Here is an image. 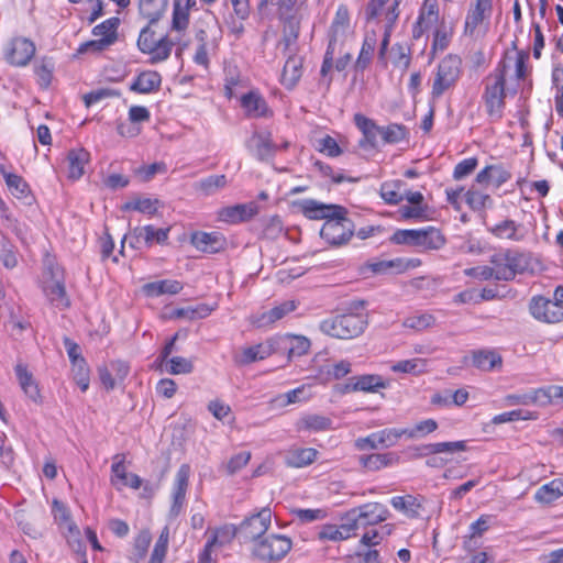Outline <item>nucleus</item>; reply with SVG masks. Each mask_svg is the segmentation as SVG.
<instances>
[{"mask_svg": "<svg viewBox=\"0 0 563 563\" xmlns=\"http://www.w3.org/2000/svg\"><path fill=\"white\" fill-rule=\"evenodd\" d=\"M0 262L9 269L18 265L16 249L5 235H0Z\"/></svg>", "mask_w": 563, "mask_h": 563, "instance_id": "48", "label": "nucleus"}, {"mask_svg": "<svg viewBox=\"0 0 563 563\" xmlns=\"http://www.w3.org/2000/svg\"><path fill=\"white\" fill-rule=\"evenodd\" d=\"M183 289V285L178 280L163 279L147 283L143 286L144 292L150 297H158L161 295H176Z\"/></svg>", "mask_w": 563, "mask_h": 563, "instance_id": "35", "label": "nucleus"}, {"mask_svg": "<svg viewBox=\"0 0 563 563\" xmlns=\"http://www.w3.org/2000/svg\"><path fill=\"white\" fill-rule=\"evenodd\" d=\"M53 515L55 520L60 525H66L70 532L76 529L75 523L71 521L68 508L57 499H54L53 501Z\"/></svg>", "mask_w": 563, "mask_h": 563, "instance_id": "58", "label": "nucleus"}, {"mask_svg": "<svg viewBox=\"0 0 563 563\" xmlns=\"http://www.w3.org/2000/svg\"><path fill=\"white\" fill-rule=\"evenodd\" d=\"M354 123L363 133V139L360 141L362 147H375L377 145V137L380 136L382 126H378L372 119L356 113L354 115Z\"/></svg>", "mask_w": 563, "mask_h": 563, "instance_id": "27", "label": "nucleus"}, {"mask_svg": "<svg viewBox=\"0 0 563 563\" xmlns=\"http://www.w3.org/2000/svg\"><path fill=\"white\" fill-rule=\"evenodd\" d=\"M277 341V346L283 344L288 350L289 357L307 354L311 345L310 340L303 335L288 334Z\"/></svg>", "mask_w": 563, "mask_h": 563, "instance_id": "36", "label": "nucleus"}, {"mask_svg": "<svg viewBox=\"0 0 563 563\" xmlns=\"http://www.w3.org/2000/svg\"><path fill=\"white\" fill-rule=\"evenodd\" d=\"M367 316L362 313H342L321 321L319 328L322 333L341 339L351 340L361 335L367 327Z\"/></svg>", "mask_w": 563, "mask_h": 563, "instance_id": "2", "label": "nucleus"}, {"mask_svg": "<svg viewBox=\"0 0 563 563\" xmlns=\"http://www.w3.org/2000/svg\"><path fill=\"white\" fill-rule=\"evenodd\" d=\"M397 461L398 457L394 453H373L360 457L361 465L371 472L379 471Z\"/></svg>", "mask_w": 563, "mask_h": 563, "instance_id": "37", "label": "nucleus"}, {"mask_svg": "<svg viewBox=\"0 0 563 563\" xmlns=\"http://www.w3.org/2000/svg\"><path fill=\"white\" fill-rule=\"evenodd\" d=\"M240 104L250 119L269 118L273 115L265 98L258 90H251L240 98Z\"/></svg>", "mask_w": 563, "mask_h": 563, "instance_id": "16", "label": "nucleus"}, {"mask_svg": "<svg viewBox=\"0 0 563 563\" xmlns=\"http://www.w3.org/2000/svg\"><path fill=\"white\" fill-rule=\"evenodd\" d=\"M377 44V35L375 31L366 32L361 52L355 63V68L364 70L371 63Z\"/></svg>", "mask_w": 563, "mask_h": 563, "instance_id": "39", "label": "nucleus"}, {"mask_svg": "<svg viewBox=\"0 0 563 563\" xmlns=\"http://www.w3.org/2000/svg\"><path fill=\"white\" fill-rule=\"evenodd\" d=\"M120 24L119 18H110L96 25L92 29V34L99 36L101 40L111 41V45L118 40V26Z\"/></svg>", "mask_w": 563, "mask_h": 563, "instance_id": "46", "label": "nucleus"}, {"mask_svg": "<svg viewBox=\"0 0 563 563\" xmlns=\"http://www.w3.org/2000/svg\"><path fill=\"white\" fill-rule=\"evenodd\" d=\"M331 424L332 420L329 417L311 413L300 418L298 421V429L319 432L329 430Z\"/></svg>", "mask_w": 563, "mask_h": 563, "instance_id": "43", "label": "nucleus"}, {"mask_svg": "<svg viewBox=\"0 0 563 563\" xmlns=\"http://www.w3.org/2000/svg\"><path fill=\"white\" fill-rule=\"evenodd\" d=\"M272 522V511L263 508L258 512L245 518L238 528L239 537L243 542H252V545L266 536Z\"/></svg>", "mask_w": 563, "mask_h": 563, "instance_id": "8", "label": "nucleus"}, {"mask_svg": "<svg viewBox=\"0 0 563 563\" xmlns=\"http://www.w3.org/2000/svg\"><path fill=\"white\" fill-rule=\"evenodd\" d=\"M371 268L376 274H386L389 272H400L404 269V261L401 258L378 261L371 264Z\"/></svg>", "mask_w": 563, "mask_h": 563, "instance_id": "63", "label": "nucleus"}, {"mask_svg": "<svg viewBox=\"0 0 563 563\" xmlns=\"http://www.w3.org/2000/svg\"><path fill=\"white\" fill-rule=\"evenodd\" d=\"M510 57L503 58L497 67L487 75L484 80V91L482 100L484 102L486 113L492 121H498L504 115L506 106V77L510 67Z\"/></svg>", "mask_w": 563, "mask_h": 563, "instance_id": "1", "label": "nucleus"}, {"mask_svg": "<svg viewBox=\"0 0 563 563\" xmlns=\"http://www.w3.org/2000/svg\"><path fill=\"white\" fill-rule=\"evenodd\" d=\"M196 37L199 41V45H198V47L196 49V53L194 55V62L197 65H201L205 68H208V66H209V57H208V52H207V43H206L207 33H206V31L200 30L197 33Z\"/></svg>", "mask_w": 563, "mask_h": 563, "instance_id": "60", "label": "nucleus"}, {"mask_svg": "<svg viewBox=\"0 0 563 563\" xmlns=\"http://www.w3.org/2000/svg\"><path fill=\"white\" fill-rule=\"evenodd\" d=\"M505 255L507 257V264L510 271H512V279L516 277L517 274L523 273L529 265V256L526 253L506 249Z\"/></svg>", "mask_w": 563, "mask_h": 563, "instance_id": "47", "label": "nucleus"}, {"mask_svg": "<svg viewBox=\"0 0 563 563\" xmlns=\"http://www.w3.org/2000/svg\"><path fill=\"white\" fill-rule=\"evenodd\" d=\"M174 45L175 42L168 36L156 38L154 31L150 27V24L141 30L137 38L139 49L144 54L151 55V64L166 60L169 57Z\"/></svg>", "mask_w": 563, "mask_h": 563, "instance_id": "6", "label": "nucleus"}, {"mask_svg": "<svg viewBox=\"0 0 563 563\" xmlns=\"http://www.w3.org/2000/svg\"><path fill=\"white\" fill-rule=\"evenodd\" d=\"M228 185L225 175H210L198 180L194 187L205 196H211Z\"/></svg>", "mask_w": 563, "mask_h": 563, "instance_id": "42", "label": "nucleus"}, {"mask_svg": "<svg viewBox=\"0 0 563 563\" xmlns=\"http://www.w3.org/2000/svg\"><path fill=\"white\" fill-rule=\"evenodd\" d=\"M16 378L20 387L27 398L33 402L40 404L42 401L38 384L33 377L32 373L27 371L26 365L18 363L14 367Z\"/></svg>", "mask_w": 563, "mask_h": 563, "instance_id": "26", "label": "nucleus"}, {"mask_svg": "<svg viewBox=\"0 0 563 563\" xmlns=\"http://www.w3.org/2000/svg\"><path fill=\"white\" fill-rule=\"evenodd\" d=\"M492 233L499 239L521 241L523 235L518 233V225L514 220H505L492 228Z\"/></svg>", "mask_w": 563, "mask_h": 563, "instance_id": "49", "label": "nucleus"}, {"mask_svg": "<svg viewBox=\"0 0 563 563\" xmlns=\"http://www.w3.org/2000/svg\"><path fill=\"white\" fill-rule=\"evenodd\" d=\"M426 361L422 358L402 360L391 365V371L395 373L418 374L423 372Z\"/></svg>", "mask_w": 563, "mask_h": 563, "instance_id": "57", "label": "nucleus"}, {"mask_svg": "<svg viewBox=\"0 0 563 563\" xmlns=\"http://www.w3.org/2000/svg\"><path fill=\"white\" fill-rule=\"evenodd\" d=\"M170 228L156 229L154 225H144L135 228L130 235V245L133 249H140L143 242L145 246L151 247L154 243L165 244L168 240Z\"/></svg>", "mask_w": 563, "mask_h": 563, "instance_id": "13", "label": "nucleus"}, {"mask_svg": "<svg viewBox=\"0 0 563 563\" xmlns=\"http://www.w3.org/2000/svg\"><path fill=\"white\" fill-rule=\"evenodd\" d=\"M35 54V45L25 37L13 38L7 49V59L11 65L25 66Z\"/></svg>", "mask_w": 563, "mask_h": 563, "instance_id": "17", "label": "nucleus"}, {"mask_svg": "<svg viewBox=\"0 0 563 563\" xmlns=\"http://www.w3.org/2000/svg\"><path fill=\"white\" fill-rule=\"evenodd\" d=\"M190 466L183 464L178 468L172 488V505L169 516L177 518L186 504V494L189 486Z\"/></svg>", "mask_w": 563, "mask_h": 563, "instance_id": "11", "label": "nucleus"}, {"mask_svg": "<svg viewBox=\"0 0 563 563\" xmlns=\"http://www.w3.org/2000/svg\"><path fill=\"white\" fill-rule=\"evenodd\" d=\"M303 216L311 220H327L330 217L347 213L346 209L339 205H327L313 199H305L297 203Z\"/></svg>", "mask_w": 563, "mask_h": 563, "instance_id": "15", "label": "nucleus"}, {"mask_svg": "<svg viewBox=\"0 0 563 563\" xmlns=\"http://www.w3.org/2000/svg\"><path fill=\"white\" fill-rule=\"evenodd\" d=\"M292 541L286 536L271 533L257 540L251 549L253 558L263 563L283 560L291 550Z\"/></svg>", "mask_w": 563, "mask_h": 563, "instance_id": "4", "label": "nucleus"}, {"mask_svg": "<svg viewBox=\"0 0 563 563\" xmlns=\"http://www.w3.org/2000/svg\"><path fill=\"white\" fill-rule=\"evenodd\" d=\"M390 504L396 510L410 515L411 517L418 515V508L420 507V505L417 504V499L411 495L395 496L391 498Z\"/></svg>", "mask_w": 563, "mask_h": 563, "instance_id": "53", "label": "nucleus"}, {"mask_svg": "<svg viewBox=\"0 0 563 563\" xmlns=\"http://www.w3.org/2000/svg\"><path fill=\"white\" fill-rule=\"evenodd\" d=\"M168 0H140V14L148 20V23L157 22L166 11Z\"/></svg>", "mask_w": 563, "mask_h": 563, "instance_id": "34", "label": "nucleus"}, {"mask_svg": "<svg viewBox=\"0 0 563 563\" xmlns=\"http://www.w3.org/2000/svg\"><path fill=\"white\" fill-rule=\"evenodd\" d=\"M472 364L481 371L490 372L501 367L503 358L495 351L477 350L472 353Z\"/></svg>", "mask_w": 563, "mask_h": 563, "instance_id": "32", "label": "nucleus"}, {"mask_svg": "<svg viewBox=\"0 0 563 563\" xmlns=\"http://www.w3.org/2000/svg\"><path fill=\"white\" fill-rule=\"evenodd\" d=\"M492 13L493 0H475V3L471 4L465 18L464 34L468 37H477L479 25L488 21Z\"/></svg>", "mask_w": 563, "mask_h": 563, "instance_id": "10", "label": "nucleus"}, {"mask_svg": "<svg viewBox=\"0 0 563 563\" xmlns=\"http://www.w3.org/2000/svg\"><path fill=\"white\" fill-rule=\"evenodd\" d=\"M288 54V58L283 68L282 84L290 90L302 76V58L297 56L296 53Z\"/></svg>", "mask_w": 563, "mask_h": 563, "instance_id": "29", "label": "nucleus"}, {"mask_svg": "<svg viewBox=\"0 0 563 563\" xmlns=\"http://www.w3.org/2000/svg\"><path fill=\"white\" fill-rule=\"evenodd\" d=\"M189 23V13L187 8H183L178 1H175L173 11L172 27L176 31H184Z\"/></svg>", "mask_w": 563, "mask_h": 563, "instance_id": "61", "label": "nucleus"}, {"mask_svg": "<svg viewBox=\"0 0 563 563\" xmlns=\"http://www.w3.org/2000/svg\"><path fill=\"white\" fill-rule=\"evenodd\" d=\"M399 2H400L399 0H394L393 4L387 8V11L385 13L386 24L384 26V37L382 40L380 47L378 51V59L383 63H386V54L388 51L391 31H393L394 25L399 16V11H398Z\"/></svg>", "mask_w": 563, "mask_h": 563, "instance_id": "30", "label": "nucleus"}, {"mask_svg": "<svg viewBox=\"0 0 563 563\" xmlns=\"http://www.w3.org/2000/svg\"><path fill=\"white\" fill-rule=\"evenodd\" d=\"M320 372L325 373L329 378L340 379L351 373V363L342 360L336 364L325 366Z\"/></svg>", "mask_w": 563, "mask_h": 563, "instance_id": "64", "label": "nucleus"}, {"mask_svg": "<svg viewBox=\"0 0 563 563\" xmlns=\"http://www.w3.org/2000/svg\"><path fill=\"white\" fill-rule=\"evenodd\" d=\"M152 541V536L148 530H142L139 532L134 540V555L136 561H141L145 558L148 547Z\"/></svg>", "mask_w": 563, "mask_h": 563, "instance_id": "59", "label": "nucleus"}, {"mask_svg": "<svg viewBox=\"0 0 563 563\" xmlns=\"http://www.w3.org/2000/svg\"><path fill=\"white\" fill-rule=\"evenodd\" d=\"M159 206V201L157 199L151 198H139L132 201L126 202L122 209L123 210H135L148 216H153L156 213Z\"/></svg>", "mask_w": 563, "mask_h": 563, "instance_id": "50", "label": "nucleus"}, {"mask_svg": "<svg viewBox=\"0 0 563 563\" xmlns=\"http://www.w3.org/2000/svg\"><path fill=\"white\" fill-rule=\"evenodd\" d=\"M380 136L384 143H398L407 137V128L402 124L391 123L387 126H382Z\"/></svg>", "mask_w": 563, "mask_h": 563, "instance_id": "55", "label": "nucleus"}, {"mask_svg": "<svg viewBox=\"0 0 563 563\" xmlns=\"http://www.w3.org/2000/svg\"><path fill=\"white\" fill-rule=\"evenodd\" d=\"M462 74V60L456 55H448L438 64L434 75L431 97L439 99L445 91L452 89Z\"/></svg>", "mask_w": 563, "mask_h": 563, "instance_id": "5", "label": "nucleus"}, {"mask_svg": "<svg viewBox=\"0 0 563 563\" xmlns=\"http://www.w3.org/2000/svg\"><path fill=\"white\" fill-rule=\"evenodd\" d=\"M439 12L435 1L426 0L418 16V26L431 27L438 23Z\"/></svg>", "mask_w": 563, "mask_h": 563, "instance_id": "51", "label": "nucleus"}, {"mask_svg": "<svg viewBox=\"0 0 563 563\" xmlns=\"http://www.w3.org/2000/svg\"><path fill=\"white\" fill-rule=\"evenodd\" d=\"M297 307L298 302L296 300H287L267 311L252 316L251 322L257 328L269 327L295 311Z\"/></svg>", "mask_w": 563, "mask_h": 563, "instance_id": "19", "label": "nucleus"}, {"mask_svg": "<svg viewBox=\"0 0 563 563\" xmlns=\"http://www.w3.org/2000/svg\"><path fill=\"white\" fill-rule=\"evenodd\" d=\"M0 170L12 195H14L18 198L27 197V195L30 194V187L21 176L12 173H7L3 166H0Z\"/></svg>", "mask_w": 563, "mask_h": 563, "instance_id": "45", "label": "nucleus"}, {"mask_svg": "<svg viewBox=\"0 0 563 563\" xmlns=\"http://www.w3.org/2000/svg\"><path fill=\"white\" fill-rule=\"evenodd\" d=\"M437 322V319L431 313H421V314H415L409 316L404 320V327L413 329L417 331H422L428 328L434 327Z\"/></svg>", "mask_w": 563, "mask_h": 563, "instance_id": "52", "label": "nucleus"}, {"mask_svg": "<svg viewBox=\"0 0 563 563\" xmlns=\"http://www.w3.org/2000/svg\"><path fill=\"white\" fill-rule=\"evenodd\" d=\"M277 344L278 341L276 339H271L264 343L245 347L234 357V361L239 365H247L265 360L276 351Z\"/></svg>", "mask_w": 563, "mask_h": 563, "instance_id": "20", "label": "nucleus"}, {"mask_svg": "<svg viewBox=\"0 0 563 563\" xmlns=\"http://www.w3.org/2000/svg\"><path fill=\"white\" fill-rule=\"evenodd\" d=\"M190 242L197 250L209 254L219 253L225 247V239L219 232H195Z\"/></svg>", "mask_w": 563, "mask_h": 563, "instance_id": "22", "label": "nucleus"}, {"mask_svg": "<svg viewBox=\"0 0 563 563\" xmlns=\"http://www.w3.org/2000/svg\"><path fill=\"white\" fill-rule=\"evenodd\" d=\"M169 541V528L164 527L161 534L155 543L151 559L148 563H163L167 553Z\"/></svg>", "mask_w": 563, "mask_h": 563, "instance_id": "54", "label": "nucleus"}, {"mask_svg": "<svg viewBox=\"0 0 563 563\" xmlns=\"http://www.w3.org/2000/svg\"><path fill=\"white\" fill-rule=\"evenodd\" d=\"M354 234V224L346 218V213H340L328 218L321 230L320 236L332 246L347 243Z\"/></svg>", "mask_w": 563, "mask_h": 563, "instance_id": "7", "label": "nucleus"}, {"mask_svg": "<svg viewBox=\"0 0 563 563\" xmlns=\"http://www.w3.org/2000/svg\"><path fill=\"white\" fill-rule=\"evenodd\" d=\"M563 496V479L555 478L542 485L534 495V499L541 504H551Z\"/></svg>", "mask_w": 563, "mask_h": 563, "instance_id": "38", "label": "nucleus"}, {"mask_svg": "<svg viewBox=\"0 0 563 563\" xmlns=\"http://www.w3.org/2000/svg\"><path fill=\"white\" fill-rule=\"evenodd\" d=\"M489 263L492 264L490 269L494 274V279L507 282L512 280V271L508 267L504 250L494 253L489 258Z\"/></svg>", "mask_w": 563, "mask_h": 563, "instance_id": "41", "label": "nucleus"}, {"mask_svg": "<svg viewBox=\"0 0 563 563\" xmlns=\"http://www.w3.org/2000/svg\"><path fill=\"white\" fill-rule=\"evenodd\" d=\"M390 241L395 244L415 246L423 251L439 250L445 244L444 235L434 227L399 229L394 232Z\"/></svg>", "mask_w": 563, "mask_h": 563, "instance_id": "3", "label": "nucleus"}, {"mask_svg": "<svg viewBox=\"0 0 563 563\" xmlns=\"http://www.w3.org/2000/svg\"><path fill=\"white\" fill-rule=\"evenodd\" d=\"M388 383L382 376L375 374L360 375L350 378L345 385V391H366L375 393L380 388H386Z\"/></svg>", "mask_w": 563, "mask_h": 563, "instance_id": "25", "label": "nucleus"}, {"mask_svg": "<svg viewBox=\"0 0 563 563\" xmlns=\"http://www.w3.org/2000/svg\"><path fill=\"white\" fill-rule=\"evenodd\" d=\"M401 185L400 180L382 184L380 197L389 205H398L404 200V196L399 192Z\"/></svg>", "mask_w": 563, "mask_h": 563, "instance_id": "56", "label": "nucleus"}, {"mask_svg": "<svg viewBox=\"0 0 563 563\" xmlns=\"http://www.w3.org/2000/svg\"><path fill=\"white\" fill-rule=\"evenodd\" d=\"M355 525L351 521L350 515L346 514L340 526L329 525L323 527L319 533L320 539L331 541L346 540L356 534L357 528Z\"/></svg>", "mask_w": 563, "mask_h": 563, "instance_id": "28", "label": "nucleus"}, {"mask_svg": "<svg viewBox=\"0 0 563 563\" xmlns=\"http://www.w3.org/2000/svg\"><path fill=\"white\" fill-rule=\"evenodd\" d=\"M351 521L356 523V528H365L385 521L388 516V509L378 503H368L357 508L351 509L349 512Z\"/></svg>", "mask_w": 563, "mask_h": 563, "instance_id": "9", "label": "nucleus"}, {"mask_svg": "<svg viewBox=\"0 0 563 563\" xmlns=\"http://www.w3.org/2000/svg\"><path fill=\"white\" fill-rule=\"evenodd\" d=\"M529 311L534 319L541 322L556 323L563 320V307L541 296L532 297Z\"/></svg>", "mask_w": 563, "mask_h": 563, "instance_id": "12", "label": "nucleus"}, {"mask_svg": "<svg viewBox=\"0 0 563 563\" xmlns=\"http://www.w3.org/2000/svg\"><path fill=\"white\" fill-rule=\"evenodd\" d=\"M318 451L312 448H301L290 450L286 456V463L291 467H305L313 463Z\"/></svg>", "mask_w": 563, "mask_h": 563, "instance_id": "40", "label": "nucleus"}, {"mask_svg": "<svg viewBox=\"0 0 563 563\" xmlns=\"http://www.w3.org/2000/svg\"><path fill=\"white\" fill-rule=\"evenodd\" d=\"M390 58L394 67L405 73L410 66L411 49L406 44L396 43L390 48Z\"/></svg>", "mask_w": 563, "mask_h": 563, "instance_id": "44", "label": "nucleus"}, {"mask_svg": "<svg viewBox=\"0 0 563 563\" xmlns=\"http://www.w3.org/2000/svg\"><path fill=\"white\" fill-rule=\"evenodd\" d=\"M52 278L43 285V291L52 306L60 310L70 306V299L67 296L64 280L60 278L58 269L51 271Z\"/></svg>", "mask_w": 563, "mask_h": 563, "instance_id": "14", "label": "nucleus"}, {"mask_svg": "<svg viewBox=\"0 0 563 563\" xmlns=\"http://www.w3.org/2000/svg\"><path fill=\"white\" fill-rule=\"evenodd\" d=\"M162 76L156 70L141 71L131 82L129 89L136 93L150 95L159 90Z\"/></svg>", "mask_w": 563, "mask_h": 563, "instance_id": "23", "label": "nucleus"}, {"mask_svg": "<svg viewBox=\"0 0 563 563\" xmlns=\"http://www.w3.org/2000/svg\"><path fill=\"white\" fill-rule=\"evenodd\" d=\"M284 20L283 37L279 45L284 46V53H296L297 40L300 32V23L295 16L280 18Z\"/></svg>", "mask_w": 563, "mask_h": 563, "instance_id": "31", "label": "nucleus"}, {"mask_svg": "<svg viewBox=\"0 0 563 563\" xmlns=\"http://www.w3.org/2000/svg\"><path fill=\"white\" fill-rule=\"evenodd\" d=\"M89 161V153L84 148L70 150L67 154L68 177L79 179L85 173V165Z\"/></svg>", "mask_w": 563, "mask_h": 563, "instance_id": "33", "label": "nucleus"}, {"mask_svg": "<svg viewBox=\"0 0 563 563\" xmlns=\"http://www.w3.org/2000/svg\"><path fill=\"white\" fill-rule=\"evenodd\" d=\"M258 213V205L256 202L238 203L234 206L222 208L218 212L219 220L230 224H236L251 220Z\"/></svg>", "mask_w": 563, "mask_h": 563, "instance_id": "18", "label": "nucleus"}, {"mask_svg": "<svg viewBox=\"0 0 563 563\" xmlns=\"http://www.w3.org/2000/svg\"><path fill=\"white\" fill-rule=\"evenodd\" d=\"M350 29V13L346 5H339L330 26L329 44L342 43Z\"/></svg>", "mask_w": 563, "mask_h": 563, "instance_id": "24", "label": "nucleus"}, {"mask_svg": "<svg viewBox=\"0 0 563 563\" xmlns=\"http://www.w3.org/2000/svg\"><path fill=\"white\" fill-rule=\"evenodd\" d=\"M247 147L258 161H268L278 151L271 132H255L249 141Z\"/></svg>", "mask_w": 563, "mask_h": 563, "instance_id": "21", "label": "nucleus"}, {"mask_svg": "<svg viewBox=\"0 0 563 563\" xmlns=\"http://www.w3.org/2000/svg\"><path fill=\"white\" fill-rule=\"evenodd\" d=\"M169 368L167 369L172 375L190 374L194 371V364L190 360L174 356L168 361Z\"/></svg>", "mask_w": 563, "mask_h": 563, "instance_id": "62", "label": "nucleus"}]
</instances>
